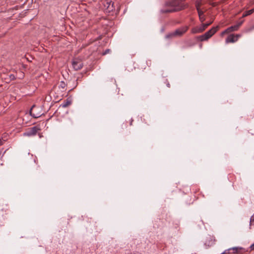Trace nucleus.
I'll return each instance as SVG.
<instances>
[{
    "label": "nucleus",
    "mask_w": 254,
    "mask_h": 254,
    "mask_svg": "<svg viewBox=\"0 0 254 254\" xmlns=\"http://www.w3.org/2000/svg\"><path fill=\"white\" fill-rule=\"evenodd\" d=\"M43 49L45 51V52H47V50L45 48L43 47Z\"/></svg>",
    "instance_id": "nucleus-30"
},
{
    "label": "nucleus",
    "mask_w": 254,
    "mask_h": 254,
    "mask_svg": "<svg viewBox=\"0 0 254 254\" xmlns=\"http://www.w3.org/2000/svg\"><path fill=\"white\" fill-rule=\"evenodd\" d=\"M197 10L199 17V20L201 22H203L205 20V17L203 15V12L200 10L198 7H197Z\"/></svg>",
    "instance_id": "nucleus-12"
},
{
    "label": "nucleus",
    "mask_w": 254,
    "mask_h": 254,
    "mask_svg": "<svg viewBox=\"0 0 254 254\" xmlns=\"http://www.w3.org/2000/svg\"><path fill=\"white\" fill-rule=\"evenodd\" d=\"M6 140V139H3V137L0 138V145H1L3 144V142H5Z\"/></svg>",
    "instance_id": "nucleus-19"
},
{
    "label": "nucleus",
    "mask_w": 254,
    "mask_h": 254,
    "mask_svg": "<svg viewBox=\"0 0 254 254\" xmlns=\"http://www.w3.org/2000/svg\"><path fill=\"white\" fill-rule=\"evenodd\" d=\"M2 137H3V139H4L5 137V136H3Z\"/></svg>",
    "instance_id": "nucleus-31"
},
{
    "label": "nucleus",
    "mask_w": 254,
    "mask_h": 254,
    "mask_svg": "<svg viewBox=\"0 0 254 254\" xmlns=\"http://www.w3.org/2000/svg\"><path fill=\"white\" fill-rule=\"evenodd\" d=\"M107 12H110L114 9V3L111 0H106L104 3Z\"/></svg>",
    "instance_id": "nucleus-7"
},
{
    "label": "nucleus",
    "mask_w": 254,
    "mask_h": 254,
    "mask_svg": "<svg viewBox=\"0 0 254 254\" xmlns=\"http://www.w3.org/2000/svg\"><path fill=\"white\" fill-rule=\"evenodd\" d=\"M174 37H176L174 35V32L169 33L165 36L166 39H172Z\"/></svg>",
    "instance_id": "nucleus-16"
},
{
    "label": "nucleus",
    "mask_w": 254,
    "mask_h": 254,
    "mask_svg": "<svg viewBox=\"0 0 254 254\" xmlns=\"http://www.w3.org/2000/svg\"><path fill=\"white\" fill-rule=\"evenodd\" d=\"M211 24V22H210V23H204V24H201L199 27L200 28H201L202 31H204L207 28V27L210 25V24Z\"/></svg>",
    "instance_id": "nucleus-15"
},
{
    "label": "nucleus",
    "mask_w": 254,
    "mask_h": 254,
    "mask_svg": "<svg viewBox=\"0 0 254 254\" xmlns=\"http://www.w3.org/2000/svg\"><path fill=\"white\" fill-rule=\"evenodd\" d=\"M165 83L166 84V85L168 88L170 87V84L167 79L166 80Z\"/></svg>",
    "instance_id": "nucleus-22"
},
{
    "label": "nucleus",
    "mask_w": 254,
    "mask_h": 254,
    "mask_svg": "<svg viewBox=\"0 0 254 254\" xmlns=\"http://www.w3.org/2000/svg\"><path fill=\"white\" fill-rule=\"evenodd\" d=\"M254 29V25L252 26L249 29V31H251Z\"/></svg>",
    "instance_id": "nucleus-27"
},
{
    "label": "nucleus",
    "mask_w": 254,
    "mask_h": 254,
    "mask_svg": "<svg viewBox=\"0 0 254 254\" xmlns=\"http://www.w3.org/2000/svg\"><path fill=\"white\" fill-rule=\"evenodd\" d=\"M71 104V102L69 101H64V102L62 104V106L63 107H66L69 106Z\"/></svg>",
    "instance_id": "nucleus-17"
},
{
    "label": "nucleus",
    "mask_w": 254,
    "mask_h": 254,
    "mask_svg": "<svg viewBox=\"0 0 254 254\" xmlns=\"http://www.w3.org/2000/svg\"><path fill=\"white\" fill-rule=\"evenodd\" d=\"M189 28V26H184L176 29L174 31V35L175 37H181L188 30Z\"/></svg>",
    "instance_id": "nucleus-4"
},
{
    "label": "nucleus",
    "mask_w": 254,
    "mask_h": 254,
    "mask_svg": "<svg viewBox=\"0 0 254 254\" xmlns=\"http://www.w3.org/2000/svg\"><path fill=\"white\" fill-rule=\"evenodd\" d=\"M242 250L243 248L241 247H233L226 250L221 254H239Z\"/></svg>",
    "instance_id": "nucleus-6"
},
{
    "label": "nucleus",
    "mask_w": 254,
    "mask_h": 254,
    "mask_svg": "<svg viewBox=\"0 0 254 254\" xmlns=\"http://www.w3.org/2000/svg\"><path fill=\"white\" fill-rule=\"evenodd\" d=\"M250 249L251 250H254V243L250 246Z\"/></svg>",
    "instance_id": "nucleus-25"
},
{
    "label": "nucleus",
    "mask_w": 254,
    "mask_h": 254,
    "mask_svg": "<svg viewBox=\"0 0 254 254\" xmlns=\"http://www.w3.org/2000/svg\"><path fill=\"white\" fill-rule=\"evenodd\" d=\"M201 32H202V31L199 26L193 27L191 30V33L192 34L200 33Z\"/></svg>",
    "instance_id": "nucleus-13"
},
{
    "label": "nucleus",
    "mask_w": 254,
    "mask_h": 254,
    "mask_svg": "<svg viewBox=\"0 0 254 254\" xmlns=\"http://www.w3.org/2000/svg\"><path fill=\"white\" fill-rule=\"evenodd\" d=\"M237 41V38L235 37V35L234 34H230L229 35L227 38L226 39V43H234Z\"/></svg>",
    "instance_id": "nucleus-9"
},
{
    "label": "nucleus",
    "mask_w": 254,
    "mask_h": 254,
    "mask_svg": "<svg viewBox=\"0 0 254 254\" xmlns=\"http://www.w3.org/2000/svg\"><path fill=\"white\" fill-rule=\"evenodd\" d=\"M9 78L11 80H14L15 79V76L13 74H10L9 75Z\"/></svg>",
    "instance_id": "nucleus-21"
},
{
    "label": "nucleus",
    "mask_w": 254,
    "mask_h": 254,
    "mask_svg": "<svg viewBox=\"0 0 254 254\" xmlns=\"http://www.w3.org/2000/svg\"><path fill=\"white\" fill-rule=\"evenodd\" d=\"M243 21L240 22L236 25L230 26L227 28V31H228L229 33L231 32L237 31L241 25L242 24Z\"/></svg>",
    "instance_id": "nucleus-8"
},
{
    "label": "nucleus",
    "mask_w": 254,
    "mask_h": 254,
    "mask_svg": "<svg viewBox=\"0 0 254 254\" xmlns=\"http://www.w3.org/2000/svg\"><path fill=\"white\" fill-rule=\"evenodd\" d=\"M52 92H51L50 93V94H49V95H50L51 97V94H52Z\"/></svg>",
    "instance_id": "nucleus-29"
},
{
    "label": "nucleus",
    "mask_w": 254,
    "mask_h": 254,
    "mask_svg": "<svg viewBox=\"0 0 254 254\" xmlns=\"http://www.w3.org/2000/svg\"><path fill=\"white\" fill-rule=\"evenodd\" d=\"M254 12V8L249 10L246 11L242 15V17H245L252 14Z\"/></svg>",
    "instance_id": "nucleus-14"
},
{
    "label": "nucleus",
    "mask_w": 254,
    "mask_h": 254,
    "mask_svg": "<svg viewBox=\"0 0 254 254\" xmlns=\"http://www.w3.org/2000/svg\"><path fill=\"white\" fill-rule=\"evenodd\" d=\"M29 113L34 118H39L43 114L40 108L37 107L35 105H33L31 107Z\"/></svg>",
    "instance_id": "nucleus-3"
},
{
    "label": "nucleus",
    "mask_w": 254,
    "mask_h": 254,
    "mask_svg": "<svg viewBox=\"0 0 254 254\" xmlns=\"http://www.w3.org/2000/svg\"><path fill=\"white\" fill-rule=\"evenodd\" d=\"M65 83L63 81L61 82V86L63 88H64V87H65Z\"/></svg>",
    "instance_id": "nucleus-23"
},
{
    "label": "nucleus",
    "mask_w": 254,
    "mask_h": 254,
    "mask_svg": "<svg viewBox=\"0 0 254 254\" xmlns=\"http://www.w3.org/2000/svg\"><path fill=\"white\" fill-rule=\"evenodd\" d=\"M254 225V214L251 216L250 221V225Z\"/></svg>",
    "instance_id": "nucleus-18"
},
{
    "label": "nucleus",
    "mask_w": 254,
    "mask_h": 254,
    "mask_svg": "<svg viewBox=\"0 0 254 254\" xmlns=\"http://www.w3.org/2000/svg\"><path fill=\"white\" fill-rule=\"evenodd\" d=\"M184 8L182 0H172L167 1L164 7L161 9L162 13H171L181 10Z\"/></svg>",
    "instance_id": "nucleus-1"
},
{
    "label": "nucleus",
    "mask_w": 254,
    "mask_h": 254,
    "mask_svg": "<svg viewBox=\"0 0 254 254\" xmlns=\"http://www.w3.org/2000/svg\"><path fill=\"white\" fill-rule=\"evenodd\" d=\"M227 33H229V32L228 31H227V28L224 31H223L222 33H221V36H223L224 34H227Z\"/></svg>",
    "instance_id": "nucleus-20"
},
{
    "label": "nucleus",
    "mask_w": 254,
    "mask_h": 254,
    "mask_svg": "<svg viewBox=\"0 0 254 254\" xmlns=\"http://www.w3.org/2000/svg\"><path fill=\"white\" fill-rule=\"evenodd\" d=\"M235 37L237 38V40H238V38L241 37V35L240 34H236L235 35Z\"/></svg>",
    "instance_id": "nucleus-26"
},
{
    "label": "nucleus",
    "mask_w": 254,
    "mask_h": 254,
    "mask_svg": "<svg viewBox=\"0 0 254 254\" xmlns=\"http://www.w3.org/2000/svg\"><path fill=\"white\" fill-rule=\"evenodd\" d=\"M72 65L75 70L81 69L83 66L82 61L79 59H74L72 61Z\"/></svg>",
    "instance_id": "nucleus-5"
},
{
    "label": "nucleus",
    "mask_w": 254,
    "mask_h": 254,
    "mask_svg": "<svg viewBox=\"0 0 254 254\" xmlns=\"http://www.w3.org/2000/svg\"><path fill=\"white\" fill-rule=\"evenodd\" d=\"M132 122H133V120H131V121H130V125H132Z\"/></svg>",
    "instance_id": "nucleus-28"
},
{
    "label": "nucleus",
    "mask_w": 254,
    "mask_h": 254,
    "mask_svg": "<svg viewBox=\"0 0 254 254\" xmlns=\"http://www.w3.org/2000/svg\"><path fill=\"white\" fill-rule=\"evenodd\" d=\"M215 243V240L213 239L211 237L207 238L205 242V245L208 247H210L214 245Z\"/></svg>",
    "instance_id": "nucleus-11"
},
{
    "label": "nucleus",
    "mask_w": 254,
    "mask_h": 254,
    "mask_svg": "<svg viewBox=\"0 0 254 254\" xmlns=\"http://www.w3.org/2000/svg\"><path fill=\"white\" fill-rule=\"evenodd\" d=\"M38 129H39L36 127H33L29 128V130L27 131L26 133L28 135H35Z\"/></svg>",
    "instance_id": "nucleus-10"
},
{
    "label": "nucleus",
    "mask_w": 254,
    "mask_h": 254,
    "mask_svg": "<svg viewBox=\"0 0 254 254\" xmlns=\"http://www.w3.org/2000/svg\"><path fill=\"white\" fill-rule=\"evenodd\" d=\"M218 29V26L213 27L204 34L196 37V39L200 41H207L217 32Z\"/></svg>",
    "instance_id": "nucleus-2"
},
{
    "label": "nucleus",
    "mask_w": 254,
    "mask_h": 254,
    "mask_svg": "<svg viewBox=\"0 0 254 254\" xmlns=\"http://www.w3.org/2000/svg\"><path fill=\"white\" fill-rule=\"evenodd\" d=\"M110 52V49H107L105 50V51L104 52L103 55H105L108 53H109Z\"/></svg>",
    "instance_id": "nucleus-24"
}]
</instances>
